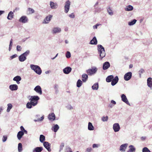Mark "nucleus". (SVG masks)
I'll return each instance as SVG.
<instances>
[{"label": "nucleus", "mask_w": 152, "mask_h": 152, "mask_svg": "<svg viewBox=\"0 0 152 152\" xmlns=\"http://www.w3.org/2000/svg\"><path fill=\"white\" fill-rule=\"evenodd\" d=\"M24 133L23 131H19L17 134V137L19 140H20L24 135Z\"/></svg>", "instance_id": "nucleus-27"}, {"label": "nucleus", "mask_w": 152, "mask_h": 152, "mask_svg": "<svg viewBox=\"0 0 152 152\" xmlns=\"http://www.w3.org/2000/svg\"><path fill=\"white\" fill-rule=\"evenodd\" d=\"M69 17L71 18H75V16L73 13H71L69 15Z\"/></svg>", "instance_id": "nucleus-57"}, {"label": "nucleus", "mask_w": 152, "mask_h": 152, "mask_svg": "<svg viewBox=\"0 0 152 152\" xmlns=\"http://www.w3.org/2000/svg\"><path fill=\"white\" fill-rule=\"evenodd\" d=\"M121 100L123 102H125L129 105H130V104L126 96L124 94H122L121 95Z\"/></svg>", "instance_id": "nucleus-10"}, {"label": "nucleus", "mask_w": 152, "mask_h": 152, "mask_svg": "<svg viewBox=\"0 0 152 152\" xmlns=\"http://www.w3.org/2000/svg\"><path fill=\"white\" fill-rule=\"evenodd\" d=\"M142 152H151L146 147H144L142 150Z\"/></svg>", "instance_id": "nucleus-45"}, {"label": "nucleus", "mask_w": 152, "mask_h": 152, "mask_svg": "<svg viewBox=\"0 0 152 152\" xmlns=\"http://www.w3.org/2000/svg\"><path fill=\"white\" fill-rule=\"evenodd\" d=\"M18 150L19 152H21L23 150L22 145L21 143H19L18 144Z\"/></svg>", "instance_id": "nucleus-40"}, {"label": "nucleus", "mask_w": 152, "mask_h": 152, "mask_svg": "<svg viewBox=\"0 0 152 152\" xmlns=\"http://www.w3.org/2000/svg\"><path fill=\"white\" fill-rule=\"evenodd\" d=\"M133 7L131 5H129L128 6H127L125 8V10L128 11H132L133 10Z\"/></svg>", "instance_id": "nucleus-31"}, {"label": "nucleus", "mask_w": 152, "mask_h": 152, "mask_svg": "<svg viewBox=\"0 0 152 152\" xmlns=\"http://www.w3.org/2000/svg\"><path fill=\"white\" fill-rule=\"evenodd\" d=\"M64 147V144L63 143H62L61 144V145L60 146V149L59 150V152H60L63 149V147Z\"/></svg>", "instance_id": "nucleus-50"}, {"label": "nucleus", "mask_w": 152, "mask_h": 152, "mask_svg": "<svg viewBox=\"0 0 152 152\" xmlns=\"http://www.w3.org/2000/svg\"><path fill=\"white\" fill-rule=\"evenodd\" d=\"M100 146L99 144H94L92 145V147L93 148H97Z\"/></svg>", "instance_id": "nucleus-51"}, {"label": "nucleus", "mask_w": 152, "mask_h": 152, "mask_svg": "<svg viewBox=\"0 0 152 152\" xmlns=\"http://www.w3.org/2000/svg\"><path fill=\"white\" fill-rule=\"evenodd\" d=\"M67 149H68V151L66 152H72V149L70 147H69Z\"/></svg>", "instance_id": "nucleus-60"}, {"label": "nucleus", "mask_w": 152, "mask_h": 152, "mask_svg": "<svg viewBox=\"0 0 152 152\" xmlns=\"http://www.w3.org/2000/svg\"><path fill=\"white\" fill-rule=\"evenodd\" d=\"M43 145L45 148L49 152L51 151L50 148L51 144L48 142L45 141L43 142Z\"/></svg>", "instance_id": "nucleus-7"}, {"label": "nucleus", "mask_w": 152, "mask_h": 152, "mask_svg": "<svg viewBox=\"0 0 152 152\" xmlns=\"http://www.w3.org/2000/svg\"><path fill=\"white\" fill-rule=\"evenodd\" d=\"M99 88V84L98 83H94L92 86V89L94 90H97Z\"/></svg>", "instance_id": "nucleus-32"}, {"label": "nucleus", "mask_w": 152, "mask_h": 152, "mask_svg": "<svg viewBox=\"0 0 152 152\" xmlns=\"http://www.w3.org/2000/svg\"><path fill=\"white\" fill-rule=\"evenodd\" d=\"M107 12L109 15H113V12L112 10H111L110 7H109L107 9Z\"/></svg>", "instance_id": "nucleus-46"}, {"label": "nucleus", "mask_w": 152, "mask_h": 152, "mask_svg": "<svg viewBox=\"0 0 152 152\" xmlns=\"http://www.w3.org/2000/svg\"><path fill=\"white\" fill-rule=\"evenodd\" d=\"M28 20V18L26 16H21L19 20V22L24 23H27Z\"/></svg>", "instance_id": "nucleus-9"}, {"label": "nucleus", "mask_w": 152, "mask_h": 152, "mask_svg": "<svg viewBox=\"0 0 152 152\" xmlns=\"http://www.w3.org/2000/svg\"><path fill=\"white\" fill-rule=\"evenodd\" d=\"M88 129L90 131H92L94 130V128L92 125L91 123L89 122L88 123Z\"/></svg>", "instance_id": "nucleus-30"}, {"label": "nucleus", "mask_w": 152, "mask_h": 152, "mask_svg": "<svg viewBox=\"0 0 152 152\" xmlns=\"http://www.w3.org/2000/svg\"><path fill=\"white\" fill-rule=\"evenodd\" d=\"M113 128L115 132H118L120 129V125L118 123L114 124H113Z\"/></svg>", "instance_id": "nucleus-11"}, {"label": "nucleus", "mask_w": 152, "mask_h": 152, "mask_svg": "<svg viewBox=\"0 0 152 152\" xmlns=\"http://www.w3.org/2000/svg\"><path fill=\"white\" fill-rule=\"evenodd\" d=\"M82 84V81L80 79L78 80L77 83V87L78 88L80 87L81 86Z\"/></svg>", "instance_id": "nucleus-41"}, {"label": "nucleus", "mask_w": 152, "mask_h": 152, "mask_svg": "<svg viewBox=\"0 0 152 152\" xmlns=\"http://www.w3.org/2000/svg\"><path fill=\"white\" fill-rule=\"evenodd\" d=\"M27 10V12H28L27 13L28 14H32L34 13L35 12L34 10L31 8H28Z\"/></svg>", "instance_id": "nucleus-36"}, {"label": "nucleus", "mask_w": 152, "mask_h": 152, "mask_svg": "<svg viewBox=\"0 0 152 152\" xmlns=\"http://www.w3.org/2000/svg\"><path fill=\"white\" fill-rule=\"evenodd\" d=\"M4 11H1L0 10V16H1L2 14L4 13Z\"/></svg>", "instance_id": "nucleus-63"}, {"label": "nucleus", "mask_w": 152, "mask_h": 152, "mask_svg": "<svg viewBox=\"0 0 152 152\" xmlns=\"http://www.w3.org/2000/svg\"><path fill=\"white\" fill-rule=\"evenodd\" d=\"M54 88L55 90V93L57 94L58 92V84H55L54 85Z\"/></svg>", "instance_id": "nucleus-38"}, {"label": "nucleus", "mask_w": 152, "mask_h": 152, "mask_svg": "<svg viewBox=\"0 0 152 152\" xmlns=\"http://www.w3.org/2000/svg\"><path fill=\"white\" fill-rule=\"evenodd\" d=\"M12 39L10 41V43L9 46V50L10 51L12 49Z\"/></svg>", "instance_id": "nucleus-47"}, {"label": "nucleus", "mask_w": 152, "mask_h": 152, "mask_svg": "<svg viewBox=\"0 0 152 152\" xmlns=\"http://www.w3.org/2000/svg\"><path fill=\"white\" fill-rule=\"evenodd\" d=\"M97 41L96 39H92L91 40L89 44L91 45H96L97 44Z\"/></svg>", "instance_id": "nucleus-34"}, {"label": "nucleus", "mask_w": 152, "mask_h": 152, "mask_svg": "<svg viewBox=\"0 0 152 152\" xmlns=\"http://www.w3.org/2000/svg\"><path fill=\"white\" fill-rule=\"evenodd\" d=\"M97 70V69L96 67H92L91 69H88L86 70V72L89 75H92L95 74Z\"/></svg>", "instance_id": "nucleus-4"}, {"label": "nucleus", "mask_w": 152, "mask_h": 152, "mask_svg": "<svg viewBox=\"0 0 152 152\" xmlns=\"http://www.w3.org/2000/svg\"><path fill=\"white\" fill-rule=\"evenodd\" d=\"M61 31V29L59 27L54 28L52 29V33L53 34L59 33Z\"/></svg>", "instance_id": "nucleus-23"}, {"label": "nucleus", "mask_w": 152, "mask_h": 152, "mask_svg": "<svg viewBox=\"0 0 152 152\" xmlns=\"http://www.w3.org/2000/svg\"><path fill=\"white\" fill-rule=\"evenodd\" d=\"M72 68L69 66H67L63 69V72L66 74H69L71 71Z\"/></svg>", "instance_id": "nucleus-13"}, {"label": "nucleus", "mask_w": 152, "mask_h": 152, "mask_svg": "<svg viewBox=\"0 0 152 152\" xmlns=\"http://www.w3.org/2000/svg\"><path fill=\"white\" fill-rule=\"evenodd\" d=\"M20 129H21V131H23V132L24 130H25V129L24 127L22 126H21L20 127Z\"/></svg>", "instance_id": "nucleus-61"}, {"label": "nucleus", "mask_w": 152, "mask_h": 152, "mask_svg": "<svg viewBox=\"0 0 152 152\" xmlns=\"http://www.w3.org/2000/svg\"><path fill=\"white\" fill-rule=\"evenodd\" d=\"M37 105V102L36 103H34L33 102H31L30 101V102H28L26 105V107L30 109L32 108V106H34Z\"/></svg>", "instance_id": "nucleus-22"}, {"label": "nucleus", "mask_w": 152, "mask_h": 152, "mask_svg": "<svg viewBox=\"0 0 152 152\" xmlns=\"http://www.w3.org/2000/svg\"><path fill=\"white\" fill-rule=\"evenodd\" d=\"M110 66V63L108 61H106L103 64L102 69L104 70H106L109 68Z\"/></svg>", "instance_id": "nucleus-14"}, {"label": "nucleus", "mask_w": 152, "mask_h": 152, "mask_svg": "<svg viewBox=\"0 0 152 152\" xmlns=\"http://www.w3.org/2000/svg\"><path fill=\"white\" fill-rule=\"evenodd\" d=\"M17 50L18 51H20L21 50V48L20 46L18 45L17 46Z\"/></svg>", "instance_id": "nucleus-53"}, {"label": "nucleus", "mask_w": 152, "mask_h": 152, "mask_svg": "<svg viewBox=\"0 0 152 152\" xmlns=\"http://www.w3.org/2000/svg\"><path fill=\"white\" fill-rule=\"evenodd\" d=\"M9 88L12 91L17 90L18 89V86L16 84H12L9 86Z\"/></svg>", "instance_id": "nucleus-19"}, {"label": "nucleus", "mask_w": 152, "mask_h": 152, "mask_svg": "<svg viewBox=\"0 0 152 152\" xmlns=\"http://www.w3.org/2000/svg\"><path fill=\"white\" fill-rule=\"evenodd\" d=\"M44 116L43 115L40 118H39L38 119L39 120V121H41L43 120L44 119Z\"/></svg>", "instance_id": "nucleus-59"}, {"label": "nucleus", "mask_w": 152, "mask_h": 152, "mask_svg": "<svg viewBox=\"0 0 152 152\" xmlns=\"http://www.w3.org/2000/svg\"><path fill=\"white\" fill-rule=\"evenodd\" d=\"M13 13L12 11H10L8 14L7 18L8 20H11L13 18Z\"/></svg>", "instance_id": "nucleus-33"}, {"label": "nucleus", "mask_w": 152, "mask_h": 152, "mask_svg": "<svg viewBox=\"0 0 152 152\" xmlns=\"http://www.w3.org/2000/svg\"><path fill=\"white\" fill-rule=\"evenodd\" d=\"M66 107L67 109L69 110H71L73 109V107L70 104H68Z\"/></svg>", "instance_id": "nucleus-48"}, {"label": "nucleus", "mask_w": 152, "mask_h": 152, "mask_svg": "<svg viewBox=\"0 0 152 152\" xmlns=\"http://www.w3.org/2000/svg\"><path fill=\"white\" fill-rule=\"evenodd\" d=\"M129 150L130 151H132L133 152H134L135 151V148L134 147L133 145H130L129 146Z\"/></svg>", "instance_id": "nucleus-42"}, {"label": "nucleus", "mask_w": 152, "mask_h": 152, "mask_svg": "<svg viewBox=\"0 0 152 152\" xmlns=\"http://www.w3.org/2000/svg\"><path fill=\"white\" fill-rule=\"evenodd\" d=\"M108 119V116H103L101 118V120L103 122L107 121Z\"/></svg>", "instance_id": "nucleus-43"}, {"label": "nucleus", "mask_w": 152, "mask_h": 152, "mask_svg": "<svg viewBox=\"0 0 152 152\" xmlns=\"http://www.w3.org/2000/svg\"><path fill=\"white\" fill-rule=\"evenodd\" d=\"M7 112H9L11 109L12 108V105L11 103H9L7 105Z\"/></svg>", "instance_id": "nucleus-39"}, {"label": "nucleus", "mask_w": 152, "mask_h": 152, "mask_svg": "<svg viewBox=\"0 0 152 152\" xmlns=\"http://www.w3.org/2000/svg\"><path fill=\"white\" fill-rule=\"evenodd\" d=\"M45 140V136L42 135L41 134L40 135L39 137V141L41 143H43L44 142H45L44 141Z\"/></svg>", "instance_id": "nucleus-35"}, {"label": "nucleus", "mask_w": 152, "mask_h": 152, "mask_svg": "<svg viewBox=\"0 0 152 152\" xmlns=\"http://www.w3.org/2000/svg\"><path fill=\"white\" fill-rule=\"evenodd\" d=\"M39 98L37 96H31V97L29 99L31 101V102L34 103H36L37 102V104L38 102V101L39 100Z\"/></svg>", "instance_id": "nucleus-5"}, {"label": "nucleus", "mask_w": 152, "mask_h": 152, "mask_svg": "<svg viewBox=\"0 0 152 152\" xmlns=\"http://www.w3.org/2000/svg\"><path fill=\"white\" fill-rule=\"evenodd\" d=\"M127 143L122 144L120 147L119 151L122 152H124L127 148Z\"/></svg>", "instance_id": "nucleus-16"}, {"label": "nucleus", "mask_w": 152, "mask_h": 152, "mask_svg": "<svg viewBox=\"0 0 152 152\" xmlns=\"http://www.w3.org/2000/svg\"><path fill=\"white\" fill-rule=\"evenodd\" d=\"M50 8L52 9H56L58 7V5L57 3L52 1L50 2Z\"/></svg>", "instance_id": "nucleus-18"}, {"label": "nucleus", "mask_w": 152, "mask_h": 152, "mask_svg": "<svg viewBox=\"0 0 152 152\" xmlns=\"http://www.w3.org/2000/svg\"><path fill=\"white\" fill-rule=\"evenodd\" d=\"M132 73L131 72H129L126 73L124 76V79L126 81L130 80L132 77Z\"/></svg>", "instance_id": "nucleus-6"}, {"label": "nucleus", "mask_w": 152, "mask_h": 152, "mask_svg": "<svg viewBox=\"0 0 152 152\" xmlns=\"http://www.w3.org/2000/svg\"><path fill=\"white\" fill-rule=\"evenodd\" d=\"M114 78V76L113 75H110L108 76L106 78V81L107 82H111Z\"/></svg>", "instance_id": "nucleus-29"}, {"label": "nucleus", "mask_w": 152, "mask_h": 152, "mask_svg": "<svg viewBox=\"0 0 152 152\" xmlns=\"http://www.w3.org/2000/svg\"><path fill=\"white\" fill-rule=\"evenodd\" d=\"M119 79L118 76H116L114 78H113L111 81V84L112 86H115L118 81Z\"/></svg>", "instance_id": "nucleus-17"}, {"label": "nucleus", "mask_w": 152, "mask_h": 152, "mask_svg": "<svg viewBox=\"0 0 152 152\" xmlns=\"http://www.w3.org/2000/svg\"><path fill=\"white\" fill-rule=\"evenodd\" d=\"M111 103L113 105L115 104H116V102L115 101L113 100H112L111 101Z\"/></svg>", "instance_id": "nucleus-58"}, {"label": "nucleus", "mask_w": 152, "mask_h": 152, "mask_svg": "<svg viewBox=\"0 0 152 152\" xmlns=\"http://www.w3.org/2000/svg\"><path fill=\"white\" fill-rule=\"evenodd\" d=\"M88 75L87 74H84L82 75V80L84 82H85L88 80Z\"/></svg>", "instance_id": "nucleus-28"}, {"label": "nucleus", "mask_w": 152, "mask_h": 152, "mask_svg": "<svg viewBox=\"0 0 152 152\" xmlns=\"http://www.w3.org/2000/svg\"><path fill=\"white\" fill-rule=\"evenodd\" d=\"M30 53L29 50H28L25 52L20 55L18 57L19 61L20 62H23L26 59V57Z\"/></svg>", "instance_id": "nucleus-3"}, {"label": "nucleus", "mask_w": 152, "mask_h": 152, "mask_svg": "<svg viewBox=\"0 0 152 152\" xmlns=\"http://www.w3.org/2000/svg\"><path fill=\"white\" fill-rule=\"evenodd\" d=\"M92 150V148L91 147L88 148L86 149V151L87 152H91Z\"/></svg>", "instance_id": "nucleus-55"}, {"label": "nucleus", "mask_w": 152, "mask_h": 152, "mask_svg": "<svg viewBox=\"0 0 152 152\" xmlns=\"http://www.w3.org/2000/svg\"><path fill=\"white\" fill-rule=\"evenodd\" d=\"M17 54H14L10 57V59H12L16 58V57H17Z\"/></svg>", "instance_id": "nucleus-54"}, {"label": "nucleus", "mask_w": 152, "mask_h": 152, "mask_svg": "<svg viewBox=\"0 0 152 152\" xmlns=\"http://www.w3.org/2000/svg\"><path fill=\"white\" fill-rule=\"evenodd\" d=\"M137 22V20L134 19L132 21L129 22L128 23V24L129 26H132L134 25Z\"/></svg>", "instance_id": "nucleus-37"}, {"label": "nucleus", "mask_w": 152, "mask_h": 152, "mask_svg": "<svg viewBox=\"0 0 152 152\" xmlns=\"http://www.w3.org/2000/svg\"><path fill=\"white\" fill-rule=\"evenodd\" d=\"M7 137L6 136H3L2 138V141L3 142H5L7 139Z\"/></svg>", "instance_id": "nucleus-52"}, {"label": "nucleus", "mask_w": 152, "mask_h": 152, "mask_svg": "<svg viewBox=\"0 0 152 152\" xmlns=\"http://www.w3.org/2000/svg\"><path fill=\"white\" fill-rule=\"evenodd\" d=\"M34 90L40 95L42 94V88L39 86H37L34 88Z\"/></svg>", "instance_id": "nucleus-12"}, {"label": "nucleus", "mask_w": 152, "mask_h": 152, "mask_svg": "<svg viewBox=\"0 0 152 152\" xmlns=\"http://www.w3.org/2000/svg\"><path fill=\"white\" fill-rule=\"evenodd\" d=\"M43 150L42 147H37L34 148L32 150V152H41Z\"/></svg>", "instance_id": "nucleus-20"}, {"label": "nucleus", "mask_w": 152, "mask_h": 152, "mask_svg": "<svg viewBox=\"0 0 152 152\" xmlns=\"http://www.w3.org/2000/svg\"><path fill=\"white\" fill-rule=\"evenodd\" d=\"M145 72V70L142 68H141L138 71L139 77H141V74Z\"/></svg>", "instance_id": "nucleus-44"}, {"label": "nucleus", "mask_w": 152, "mask_h": 152, "mask_svg": "<svg viewBox=\"0 0 152 152\" xmlns=\"http://www.w3.org/2000/svg\"><path fill=\"white\" fill-rule=\"evenodd\" d=\"M70 5V2L69 0H68L65 2L64 6V11L66 13L68 12L69 9Z\"/></svg>", "instance_id": "nucleus-8"}, {"label": "nucleus", "mask_w": 152, "mask_h": 152, "mask_svg": "<svg viewBox=\"0 0 152 152\" xmlns=\"http://www.w3.org/2000/svg\"><path fill=\"white\" fill-rule=\"evenodd\" d=\"M59 128V126L57 124H55L53 126L51 130L55 132H56Z\"/></svg>", "instance_id": "nucleus-25"}, {"label": "nucleus", "mask_w": 152, "mask_h": 152, "mask_svg": "<svg viewBox=\"0 0 152 152\" xmlns=\"http://www.w3.org/2000/svg\"><path fill=\"white\" fill-rule=\"evenodd\" d=\"M97 50L99 55V59L102 60L105 56V53L104 48L101 45H97Z\"/></svg>", "instance_id": "nucleus-1"}, {"label": "nucleus", "mask_w": 152, "mask_h": 152, "mask_svg": "<svg viewBox=\"0 0 152 152\" xmlns=\"http://www.w3.org/2000/svg\"><path fill=\"white\" fill-rule=\"evenodd\" d=\"M21 80V77L19 76H17L13 78V80L14 81H16L18 84L20 83V81Z\"/></svg>", "instance_id": "nucleus-24"}, {"label": "nucleus", "mask_w": 152, "mask_h": 152, "mask_svg": "<svg viewBox=\"0 0 152 152\" xmlns=\"http://www.w3.org/2000/svg\"><path fill=\"white\" fill-rule=\"evenodd\" d=\"M30 68L38 75H40L41 74L42 72L41 69L38 65L31 64L30 65Z\"/></svg>", "instance_id": "nucleus-2"}, {"label": "nucleus", "mask_w": 152, "mask_h": 152, "mask_svg": "<svg viewBox=\"0 0 152 152\" xmlns=\"http://www.w3.org/2000/svg\"><path fill=\"white\" fill-rule=\"evenodd\" d=\"M48 118L50 121H54L56 118V116L54 113H52L49 114L48 115Z\"/></svg>", "instance_id": "nucleus-15"}, {"label": "nucleus", "mask_w": 152, "mask_h": 152, "mask_svg": "<svg viewBox=\"0 0 152 152\" xmlns=\"http://www.w3.org/2000/svg\"><path fill=\"white\" fill-rule=\"evenodd\" d=\"M101 25L100 24H96V25L94 26H93V28L94 29H96L97 28L98 26H99L100 25Z\"/></svg>", "instance_id": "nucleus-56"}, {"label": "nucleus", "mask_w": 152, "mask_h": 152, "mask_svg": "<svg viewBox=\"0 0 152 152\" xmlns=\"http://www.w3.org/2000/svg\"><path fill=\"white\" fill-rule=\"evenodd\" d=\"M53 17L52 15H49L48 16H47L44 19L43 23H48L50 21L51 18Z\"/></svg>", "instance_id": "nucleus-21"}, {"label": "nucleus", "mask_w": 152, "mask_h": 152, "mask_svg": "<svg viewBox=\"0 0 152 152\" xmlns=\"http://www.w3.org/2000/svg\"><path fill=\"white\" fill-rule=\"evenodd\" d=\"M70 53L69 51H67L66 54V56L67 58H69L71 57Z\"/></svg>", "instance_id": "nucleus-49"}, {"label": "nucleus", "mask_w": 152, "mask_h": 152, "mask_svg": "<svg viewBox=\"0 0 152 152\" xmlns=\"http://www.w3.org/2000/svg\"><path fill=\"white\" fill-rule=\"evenodd\" d=\"M148 86L151 88L152 87V78L151 77H148L147 80Z\"/></svg>", "instance_id": "nucleus-26"}, {"label": "nucleus", "mask_w": 152, "mask_h": 152, "mask_svg": "<svg viewBox=\"0 0 152 152\" xmlns=\"http://www.w3.org/2000/svg\"><path fill=\"white\" fill-rule=\"evenodd\" d=\"M146 138L145 137H142L141 139L142 140H144L146 139Z\"/></svg>", "instance_id": "nucleus-64"}, {"label": "nucleus", "mask_w": 152, "mask_h": 152, "mask_svg": "<svg viewBox=\"0 0 152 152\" xmlns=\"http://www.w3.org/2000/svg\"><path fill=\"white\" fill-rule=\"evenodd\" d=\"M113 106L114 105L113 104H112L111 103H110L109 104L108 106L110 108H112Z\"/></svg>", "instance_id": "nucleus-62"}]
</instances>
